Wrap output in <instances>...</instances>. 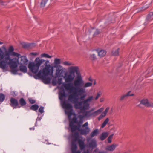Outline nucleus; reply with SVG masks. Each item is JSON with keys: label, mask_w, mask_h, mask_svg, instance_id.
Instances as JSON below:
<instances>
[{"label": "nucleus", "mask_w": 153, "mask_h": 153, "mask_svg": "<svg viewBox=\"0 0 153 153\" xmlns=\"http://www.w3.org/2000/svg\"><path fill=\"white\" fill-rule=\"evenodd\" d=\"M35 129V128L34 127H33L32 128H30L29 130H34Z\"/></svg>", "instance_id": "nucleus-63"}, {"label": "nucleus", "mask_w": 153, "mask_h": 153, "mask_svg": "<svg viewBox=\"0 0 153 153\" xmlns=\"http://www.w3.org/2000/svg\"><path fill=\"white\" fill-rule=\"evenodd\" d=\"M101 30H98L97 29H96V30L94 32V34H93V36H95L101 33Z\"/></svg>", "instance_id": "nucleus-41"}, {"label": "nucleus", "mask_w": 153, "mask_h": 153, "mask_svg": "<svg viewBox=\"0 0 153 153\" xmlns=\"http://www.w3.org/2000/svg\"><path fill=\"white\" fill-rule=\"evenodd\" d=\"M99 133V131L98 129L94 130L90 134L91 137H93L94 136H97Z\"/></svg>", "instance_id": "nucleus-28"}, {"label": "nucleus", "mask_w": 153, "mask_h": 153, "mask_svg": "<svg viewBox=\"0 0 153 153\" xmlns=\"http://www.w3.org/2000/svg\"><path fill=\"white\" fill-rule=\"evenodd\" d=\"M62 79L61 78H58V83L59 85H61L62 83Z\"/></svg>", "instance_id": "nucleus-50"}, {"label": "nucleus", "mask_w": 153, "mask_h": 153, "mask_svg": "<svg viewBox=\"0 0 153 153\" xmlns=\"http://www.w3.org/2000/svg\"><path fill=\"white\" fill-rule=\"evenodd\" d=\"M131 91H129L126 94H125L122 95L120 99V101L124 100H126L128 96H133L134 95V94H130Z\"/></svg>", "instance_id": "nucleus-18"}, {"label": "nucleus", "mask_w": 153, "mask_h": 153, "mask_svg": "<svg viewBox=\"0 0 153 153\" xmlns=\"http://www.w3.org/2000/svg\"><path fill=\"white\" fill-rule=\"evenodd\" d=\"M93 98V97L92 96H91L88 98L84 100V101H80V102H78V105L77 106L79 107V109L82 111L88 109L90 106V103L89 102L92 100Z\"/></svg>", "instance_id": "nucleus-4"}, {"label": "nucleus", "mask_w": 153, "mask_h": 153, "mask_svg": "<svg viewBox=\"0 0 153 153\" xmlns=\"http://www.w3.org/2000/svg\"><path fill=\"white\" fill-rule=\"evenodd\" d=\"M141 105H143L147 107L153 106V105H152L149 102L148 100L147 99H143L141 100L140 104L138 105V106L140 107H141Z\"/></svg>", "instance_id": "nucleus-16"}, {"label": "nucleus", "mask_w": 153, "mask_h": 153, "mask_svg": "<svg viewBox=\"0 0 153 153\" xmlns=\"http://www.w3.org/2000/svg\"><path fill=\"white\" fill-rule=\"evenodd\" d=\"M119 48H118L117 49L115 50H113L112 52V54L114 56H118L119 55Z\"/></svg>", "instance_id": "nucleus-29"}, {"label": "nucleus", "mask_w": 153, "mask_h": 153, "mask_svg": "<svg viewBox=\"0 0 153 153\" xmlns=\"http://www.w3.org/2000/svg\"><path fill=\"white\" fill-rule=\"evenodd\" d=\"M29 49H31L34 47L36 46V44L34 43H29Z\"/></svg>", "instance_id": "nucleus-42"}, {"label": "nucleus", "mask_w": 153, "mask_h": 153, "mask_svg": "<svg viewBox=\"0 0 153 153\" xmlns=\"http://www.w3.org/2000/svg\"><path fill=\"white\" fill-rule=\"evenodd\" d=\"M28 100L30 103L32 104H34L36 103V100H35L31 98H28Z\"/></svg>", "instance_id": "nucleus-39"}, {"label": "nucleus", "mask_w": 153, "mask_h": 153, "mask_svg": "<svg viewBox=\"0 0 153 153\" xmlns=\"http://www.w3.org/2000/svg\"><path fill=\"white\" fill-rule=\"evenodd\" d=\"M48 1V0H42L40 3V7L41 8L44 7Z\"/></svg>", "instance_id": "nucleus-30"}, {"label": "nucleus", "mask_w": 153, "mask_h": 153, "mask_svg": "<svg viewBox=\"0 0 153 153\" xmlns=\"http://www.w3.org/2000/svg\"><path fill=\"white\" fill-rule=\"evenodd\" d=\"M74 133L72 135V139L71 142H75L78 141L79 146L81 150L84 149L85 147V145L84 143V141L82 139L79 138V134L77 132L74 131Z\"/></svg>", "instance_id": "nucleus-5"}, {"label": "nucleus", "mask_w": 153, "mask_h": 153, "mask_svg": "<svg viewBox=\"0 0 153 153\" xmlns=\"http://www.w3.org/2000/svg\"><path fill=\"white\" fill-rule=\"evenodd\" d=\"M22 47L25 49H29V43L22 42L21 44Z\"/></svg>", "instance_id": "nucleus-36"}, {"label": "nucleus", "mask_w": 153, "mask_h": 153, "mask_svg": "<svg viewBox=\"0 0 153 153\" xmlns=\"http://www.w3.org/2000/svg\"><path fill=\"white\" fill-rule=\"evenodd\" d=\"M108 133L107 132H103L100 136L99 138L102 140H104L108 136Z\"/></svg>", "instance_id": "nucleus-22"}, {"label": "nucleus", "mask_w": 153, "mask_h": 153, "mask_svg": "<svg viewBox=\"0 0 153 153\" xmlns=\"http://www.w3.org/2000/svg\"><path fill=\"white\" fill-rule=\"evenodd\" d=\"M19 104L21 105V106L23 107L24 106V108L25 110H29V109L27 107L25 106L27 102L23 98H20L19 100Z\"/></svg>", "instance_id": "nucleus-17"}, {"label": "nucleus", "mask_w": 153, "mask_h": 153, "mask_svg": "<svg viewBox=\"0 0 153 153\" xmlns=\"http://www.w3.org/2000/svg\"><path fill=\"white\" fill-rule=\"evenodd\" d=\"M74 84L76 87H79L82 85L83 84V81L82 80L81 74L77 76L76 77L74 81Z\"/></svg>", "instance_id": "nucleus-8"}, {"label": "nucleus", "mask_w": 153, "mask_h": 153, "mask_svg": "<svg viewBox=\"0 0 153 153\" xmlns=\"http://www.w3.org/2000/svg\"><path fill=\"white\" fill-rule=\"evenodd\" d=\"M82 153H89V152L88 150H87L84 151Z\"/></svg>", "instance_id": "nucleus-64"}, {"label": "nucleus", "mask_w": 153, "mask_h": 153, "mask_svg": "<svg viewBox=\"0 0 153 153\" xmlns=\"http://www.w3.org/2000/svg\"><path fill=\"white\" fill-rule=\"evenodd\" d=\"M71 147L72 153H75L77 149V146L76 143L71 142Z\"/></svg>", "instance_id": "nucleus-20"}, {"label": "nucleus", "mask_w": 153, "mask_h": 153, "mask_svg": "<svg viewBox=\"0 0 153 153\" xmlns=\"http://www.w3.org/2000/svg\"><path fill=\"white\" fill-rule=\"evenodd\" d=\"M76 89L74 90L73 93L74 95H81L85 92V89L80 87H76Z\"/></svg>", "instance_id": "nucleus-14"}, {"label": "nucleus", "mask_w": 153, "mask_h": 153, "mask_svg": "<svg viewBox=\"0 0 153 153\" xmlns=\"http://www.w3.org/2000/svg\"><path fill=\"white\" fill-rule=\"evenodd\" d=\"M88 80H89L90 81H91V82H92V81H93V79H92V78L91 77H90L89 78H88Z\"/></svg>", "instance_id": "nucleus-59"}, {"label": "nucleus", "mask_w": 153, "mask_h": 153, "mask_svg": "<svg viewBox=\"0 0 153 153\" xmlns=\"http://www.w3.org/2000/svg\"><path fill=\"white\" fill-rule=\"evenodd\" d=\"M66 97V94L65 93V91L63 90V91L60 92L59 94V99L62 100L63 98L65 97Z\"/></svg>", "instance_id": "nucleus-26"}, {"label": "nucleus", "mask_w": 153, "mask_h": 153, "mask_svg": "<svg viewBox=\"0 0 153 153\" xmlns=\"http://www.w3.org/2000/svg\"><path fill=\"white\" fill-rule=\"evenodd\" d=\"M42 119V117H38L36 119V121H40Z\"/></svg>", "instance_id": "nucleus-58"}, {"label": "nucleus", "mask_w": 153, "mask_h": 153, "mask_svg": "<svg viewBox=\"0 0 153 153\" xmlns=\"http://www.w3.org/2000/svg\"><path fill=\"white\" fill-rule=\"evenodd\" d=\"M56 68V70L55 73V75L56 76H58L59 74V73L61 71V70L62 69V66L60 65H59V66H53L51 68V71H50V73L49 74V75L52 76L53 73L54 71V68Z\"/></svg>", "instance_id": "nucleus-6"}, {"label": "nucleus", "mask_w": 153, "mask_h": 153, "mask_svg": "<svg viewBox=\"0 0 153 153\" xmlns=\"http://www.w3.org/2000/svg\"><path fill=\"white\" fill-rule=\"evenodd\" d=\"M98 53V55L100 57L104 56L106 53V51L104 50H101L99 51L97 50Z\"/></svg>", "instance_id": "nucleus-19"}, {"label": "nucleus", "mask_w": 153, "mask_h": 153, "mask_svg": "<svg viewBox=\"0 0 153 153\" xmlns=\"http://www.w3.org/2000/svg\"><path fill=\"white\" fill-rule=\"evenodd\" d=\"M63 64L65 65H71L72 64L69 61H65L64 62Z\"/></svg>", "instance_id": "nucleus-48"}, {"label": "nucleus", "mask_w": 153, "mask_h": 153, "mask_svg": "<svg viewBox=\"0 0 153 153\" xmlns=\"http://www.w3.org/2000/svg\"><path fill=\"white\" fill-rule=\"evenodd\" d=\"M2 53V50L0 48V56H2V55H1V54Z\"/></svg>", "instance_id": "nucleus-60"}, {"label": "nucleus", "mask_w": 153, "mask_h": 153, "mask_svg": "<svg viewBox=\"0 0 153 153\" xmlns=\"http://www.w3.org/2000/svg\"><path fill=\"white\" fill-rule=\"evenodd\" d=\"M2 48L5 50L4 52L2 50V56H0V63L1 65L4 68L5 64V62H7L11 66H16V61L18 59L20 54L14 52V48L13 46H10L8 48V51L6 50L5 47L3 45Z\"/></svg>", "instance_id": "nucleus-2"}, {"label": "nucleus", "mask_w": 153, "mask_h": 153, "mask_svg": "<svg viewBox=\"0 0 153 153\" xmlns=\"http://www.w3.org/2000/svg\"><path fill=\"white\" fill-rule=\"evenodd\" d=\"M67 83L64 84V88L67 90H70L73 93L74 90H76V88L72 86V84L71 83L67 82Z\"/></svg>", "instance_id": "nucleus-15"}, {"label": "nucleus", "mask_w": 153, "mask_h": 153, "mask_svg": "<svg viewBox=\"0 0 153 153\" xmlns=\"http://www.w3.org/2000/svg\"><path fill=\"white\" fill-rule=\"evenodd\" d=\"M103 110V108H102L100 109L97 110L96 111L94 112V115L96 116L98 114L100 113Z\"/></svg>", "instance_id": "nucleus-33"}, {"label": "nucleus", "mask_w": 153, "mask_h": 153, "mask_svg": "<svg viewBox=\"0 0 153 153\" xmlns=\"http://www.w3.org/2000/svg\"><path fill=\"white\" fill-rule=\"evenodd\" d=\"M28 61V60L26 56H20L18 59V62L17 63L19 65H27Z\"/></svg>", "instance_id": "nucleus-11"}, {"label": "nucleus", "mask_w": 153, "mask_h": 153, "mask_svg": "<svg viewBox=\"0 0 153 153\" xmlns=\"http://www.w3.org/2000/svg\"><path fill=\"white\" fill-rule=\"evenodd\" d=\"M92 83L91 82H88L85 83L84 85V87L85 88L88 87H89L91 86L92 85Z\"/></svg>", "instance_id": "nucleus-40"}, {"label": "nucleus", "mask_w": 153, "mask_h": 153, "mask_svg": "<svg viewBox=\"0 0 153 153\" xmlns=\"http://www.w3.org/2000/svg\"><path fill=\"white\" fill-rule=\"evenodd\" d=\"M81 126V125L80 124H79V126L77 128H76V130H78L79 131H80L81 133L82 134L86 135L89 133L90 129L87 126L86 127V129H84L80 128Z\"/></svg>", "instance_id": "nucleus-12"}, {"label": "nucleus", "mask_w": 153, "mask_h": 153, "mask_svg": "<svg viewBox=\"0 0 153 153\" xmlns=\"http://www.w3.org/2000/svg\"><path fill=\"white\" fill-rule=\"evenodd\" d=\"M109 107H107L105 109V110L103 112L106 115L107 114V113L108 111L109 110Z\"/></svg>", "instance_id": "nucleus-51"}, {"label": "nucleus", "mask_w": 153, "mask_h": 153, "mask_svg": "<svg viewBox=\"0 0 153 153\" xmlns=\"http://www.w3.org/2000/svg\"><path fill=\"white\" fill-rule=\"evenodd\" d=\"M109 120V119L107 118L105 120V121H104V122L102 123L101 127L102 128H104L106 125V124L108 123V121Z\"/></svg>", "instance_id": "nucleus-35"}, {"label": "nucleus", "mask_w": 153, "mask_h": 153, "mask_svg": "<svg viewBox=\"0 0 153 153\" xmlns=\"http://www.w3.org/2000/svg\"><path fill=\"white\" fill-rule=\"evenodd\" d=\"M30 54L33 56H35L38 54V53L36 52H32L30 53Z\"/></svg>", "instance_id": "nucleus-54"}, {"label": "nucleus", "mask_w": 153, "mask_h": 153, "mask_svg": "<svg viewBox=\"0 0 153 153\" xmlns=\"http://www.w3.org/2000/svg\"><path fill=\"white\" fill-rule=\"evenodd\" d=\"M97 143L96 141L94 140L91 141L89 143V146L90 148L92 149L95 148L97 146Z\"/></svg>", "instance_id": "nucleus-25"}, {"label": "nucleus", "mask_w": 153, "mask_h": 153, "mask_svg": "<svg viewBox=\"0 0 153 153\" xmlns=\"http://www.w3.org/2000/svg\"><path fill=\"white\" fill-rule=\"evenodd\" d=\"M80 97L79 98L82 101L85 100L84 99L86 96V94H82L80 95Z\"/></svg>", "instance_id": "nucleus-44"}, {"label": "nucleus", "mask_w": 153, "mask_h": 153, "mask_svg": "<svg viewBox=\"0 0 153 153\" xmlns=\"http://www.w3.org/2000/svg\"><path fill=\"white\" fill-rule=\"evenodd\" d=\"M62 107L65 108V113L68 114V117L69 120V126L71 129V131L74 132L76 130V128L80 124L77 121V118L75 116L73 119L71 118V116L73 114L75 115V113L72 112V106L71 105L65 100L62 101Z\"/></svg>", "instance_id": "nucleus-3"}, {"label": "nucleus", "mask_w": 153, "mask_h": 153, "mask_svg": "<svg viewBox=\"0 0 153 153\" xmlns=\"http://www.w3.org/2000/svg\"><path fill=\"white\" fill-rule=\"evenodd\" d=\"M101 94L99 93H98L97 95V96L95 98V100H97L98 98L100 96Z\"/></svg>", "instance_id": "nucleus-53"}, {"label": "nucleus", "mask_w": 153, "mask_h": 153, "mask_svg": "<svg viewBox=\"0 0 153 153\" xmlns=\"http://www.w3.org/2000/svg\"><path fill=\"white\" fill-rule=\"evenodd\" d=\"M104 117L101 115H100L98 117V120L100 121L101 119H102Z\"/></svg>", "instance_id": "nucleus-52"}, {"label": "nucleus", "mask_w": 153, "mask_h": 153, "mask_svg": "<svg viewBox=\"0 0 153 153\" xmlns=\"http://www.w3.org/2000/svg\"><path fill=\"white\" fill-rule=\"evenodd\" d=\"M49 62L48 60H45L43 59H40L39 57L36 58L34 62H30L28 65V68L31 72L34 74H36L38 71L40 66L42 64V66L45 67L43 68L42 71L40 70L37 74L34 76L35 79H37V77L41 79L46 83L50 82L51 78L48 76L50 73L51 68L53 66L50 64H48Z\"/></svg>", "instance_id": "nucleus-1"}, {"label": "nucleus", "mask_w": 153, "mask_h": 153, "mask_svg": "<svg viewBox=\"0 0 153 153\" xmlns=\"http://www.w3.org/2000/svg\"><path fill=\"white\" fill-rule=\"evenodd\" d=\"M69 95L68 100L70 101L71 102H72L74 101V106L75 107L76 109H79V108L78 106L77 105H78V102H80V101H79L78 100V98L77 97L75 96L76 95H74V94Z\"/></svg>", "instance_id": "nucleus-7"}, {"label": "nucleus", "mask_w": 153, "mask_h": 153, "mask_svg": "<svg viewBox=\"0 0 153 153\" xmlns=\"http://www.w3.org/2000/svg\"><path fill=\"white\" fill-rule=\"evenodd\" d=\"M108 142L109 143H110L111 142L112 139L108 137Z\"/></svg>", "instance_id": "nucleus-56"}, {"label": "nucleus", "mask_w": 153, "mask_h": 153, "mask_svg": "<svg viewBox=\"0 0 153 153\" xmlns=\"http://www.w3.org/2000/svg\"><path fill=\"white\" fill-rule=\"evenodd\" d=\"M39 108V105L37 104H35L31 105L30 108V109L37 112V111Z\"/></svg>", "instance_id": "nucleus-27"}, {"label": "nucleus", "mask_w": 153, "mask_h": 153, "mask_svg": "<svg viewBox=\"0 0 153 153\" xmlns=\"http://www.w3.org/2000/svg\"><path fill=\"white\" fill-rule=\"evenodd\" d=\"M148 15L152 17L153 16V12H150Z\"/></svg>", "instance_id": "nucleus-61"}, {"label": "nucleus", "mask_w": 153, "mask_h": 153, "mask_svg": "<svg viewBox=\"0 0 153 153\" xmlns=\"http://www.w3.org/2000/svg\"><path fill=\"white\" fill-rule=\"evenodd\" d=\"M90 58L92 60H95L96 59V56L95 54H93L90 55Z\"/></svg>", "instance_id": "nucleus-38"}, {"label": "nucleus", "mask_w": 153, "mask_h": 153, "mask_svg": "<svg viewBox=\"0 0 153 153\" xmlns=\"http://www.w3.org/2000/svg\"><path fill=\"white\" fill-rule=\"evenodd\" d=\"M44 107L43 106H41L40 107L39 109V112L41 114H42L44 112Z\"/></svg>", "instance_id": "nucleus-46"}, {"label": "nucleus", "mask_w": 153, "mask_h": 153, "mask_svg": "<svg viewBox=\"0 0 153 153\" xmlns=\"http://www.w3.org/2000/svg\"><path fill=\"white\" fill-rule=\"evenodd\" d=\"M27 65H20L19 69L22 72L24 73H26L27 71V69L26 67Z\"/></svg>", "instance_id": "nucleus-23"}, {"label": "nucleus", "mask_w": 153, "mask_h": 153, "mask_svg": "<svg viewBox=\"0 0 153 153\" xmlns=\"http://www.w3.org/2000/svg\"><path fill=\"white\" fill-rule=\"evenodd\" d=\"M5 98V95L2 93H0V102H2Z\"/></svg>", "instance_id": "nucleus-34"}, {"label": "nucleus", "mask_w": 153, "mask_h": 153, "mask_svg": "<svg viewBox=\"0 0 153 153\" xmlns=\"http://www.w3.org/2000/svg\"><path fill=\"white\" fill-rule=\"evenodd\" d=\"M10 105L12 107H13L14 108H20L21 106H19V104L18 100L13 97H11L10 99Z\"/></svg>", "instance_id": "nucleus-9"}, {"label": "nucleus", "mask_w": 153, "mask_h": 153, "mask_svg": "<svg viewBox=\"0 0 153 153\" xmlns=\"http://www.w3.org/2000/svg\"><path fill=\"white\" fill-rule=\"evenodd\" d=\"M66 72H65V71L62 69L61 71L59 74V76L60 77H64L65 76V73Z\"/></svg>", "instance_id": "nucleus-37"}, {"label": "nucleus", "mask_w": 153, "mask_h": 153, "mask_svg": "<svg viewBox=\"0 0 153 153\" xmlns=\"http://www.w3.org/2000/svg\"><path fill=\"white\" fill-rule=\"evenodd\" d=\"M151 16L148 15L146 17V22L144 23V25H147L149 23V22L151 20Z\"/></svg>", "instance_id": "nucleus-31"}, {"label": "nucleus", "mask_w": 153, "mask_h": 153, "mask_svg": "<svg viewBox=\"0 0 153 153\" xmlns=\"http://www.w3.org/2000/svg\"><path fill=\"white\" fill-rule=\"evenodd\" d=\"M116 147V145L113 144L111 145L107 146L105 148V149L107 151H113L115 149Z\"/></svg>", "instance_id": "nucleus-21"}, {"label": "nucleus", "mask_w": 153, "mask_h": 153, "mask_svg": "<svg viewBox=\"0 0 153 153\" xmlns=\"http://www.w3.org/2000/svg\"><path fill=\"white\" fill-rule=\"evenodd\" d=\"M41 56L42 57H45L46 58H50L51 57V56L45 53L42 54L41 55Z\"/></svg>", "instance_id": "nucleus-43"}, {"label": "nucleus", "mask_w": 153, "mask_h": 153, "mask_svg": "<svg viewBox=\"0 0 153 153\" xmlns=\"http://www.w3.org/2000/svg\"><path fill=\"white\" fill-rule=\"evenodd\" d=\"M149 7V5H146L144 7H142L140 8V10L141 11H144L146 9L148 8Z\"/></svg>", "instance_id": "nucleus-45"}, {"label": "nucleus", "mask_w": 153, "mask_h": 153, "mask_svg": "<svg viewBox=\"0 0 153 153\" xmlns=\"http://www.w3.org/2000/svg\"><path fill=\"white\" fill-rule=\"evenodd\" d=\"M94 109L92 108L91 110L87 111H86L84 112V115L85 116L87 117H88L89 116H91L92 115H94V112L92 113H91V112L94 111Z\"/></svg>", "instance_id": "nucleus-24"}, {"label": "nucleus", "mask_w": 153, "mask_h": 153, "mask_svg": "<svg viewBox=\"0 0 153 153\" xmlns=\"http://www.w3.org/2000/svg\"><path fill=\"white\" fill-rule=\"evenodd\" d=\"M114 135V134H112L110 135L108 137L112 139L113 136Z\"/></svg>", "instance_id": "nucleus-62"}, {"label": "nucleus", "mask_w": 153, "mask_h": 153, "mask_svg": "<svg viewBox=\"0 0 153 153\" xmlns=\"http://www.w3.org/2000/svg\"><path fill=\"white\" fill-rule=\"evenodd\" d=\"M7 2L5 1H3L2 0H0V5L1 6H6L7 4Z\"/></svg>", "instance_id": "nucleus-47"}, {"label": "nucleus", "mask_w": 153, "mask_h": 153, "mask_svg": "<svg viewBox=\"0 0 153 153\" xmlns=\"http://www.w3.org/2000/svg\"><path fill=\"white\" fill-rule=\"evenodd\" d=\"M15 92L14 91H13V92H12L11 93V94L13 95V96L14 97H15V96H16V95L15 94Z\"/></svg>", "instance_id": "nucleus-57"}, {"label": "nucleus", "mask_w": 153, "mask_h": 153, "mask_svg": "<svg viewBox=\"0 0 153 153\" xmlns=\"http://www.w3.org/2000/svg\"><path fill=\"white\" fill-rule=\"evenodd\" d=\"M88 123L87 122H86L85 123H84L83 125H82V127H85L86 126H88Z\"/></svg>", "instance_id": "nucleus-55"}, {"label": "nucleus", "mask_w": 153, "mask_h": 153, "mask_svg": "<svg viewBox=\"0 0 153 153\" xmlns=\"http://www.w3.org/2000/svg\"><path fill=\"white\" fill-rule=\"evenodd\" d=\"M74 77L75 76H74L69 73V74L68 75L67 72H66L65 73L64 78L66 82L71 83L73 80Z\"/></svg>", "instance_id": "nucleus-13"}, {"label": "nucleus", "mask_w": 153, "mask_h": 153, "mask_svg": "<svg viewBox=\"0 0 153 153\" xmlns=\"http://www.w3.org/2000/svg\"><path fill=\"white\" fill-rule=\"evenodd\" d=\"M75 73H76L77 76L81 75L78 67L75 66L71 67L69 73L74 76H75Z\"/></svg>", "instance_id": "nucleus-10"}, {"label": "nucleus", "mask_w": 153, "mask_h": 153, "mask_svg": "<svg viewBox=\"0 0 153 153\" xmlns=\"http://www.w3.org/2000/svg\"><path fill=\"white\" fill-rule=\"evenodd\" d=\"M61 60L57 58H55L54 60V65L53 66H59L58 65L60 64Z\"/></svg>", "instance_id": "nucleus-32"}, {"label": "nucleus", "mask_w": 153, "mask_h": 153, "mask_svg": "<svg viewBox=\"0 0 153 153\" xmlns=\"http://www.w3.org/2000/svg\"><path fill=\"white\" fill-rule=\"evenodd\" d=\"M57 80L55 79H53L52 81V83L53 85L55 86L56 85L57 83Z\"/></svg>", "instance_id": "nucleus-49"}]
</instances>
